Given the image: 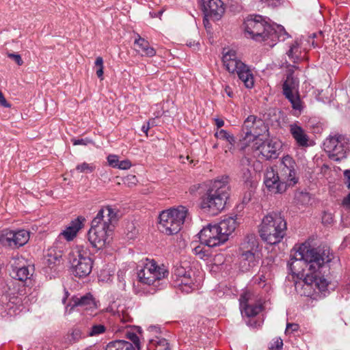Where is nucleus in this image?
Masks as SVG:
<instances>
[{
	"instance_id": "nucleus-1",
	"label": "nucleus",
	"mask_w": 350,
	"mask_h": 350,
	"mask_svg": "<svg viewBox=\"0 0 350 350\" xmlns=\"http://www.w3.org/2000/svg\"><path fill=\"white\" fill-rule=\"evenodd\" d=\"M333 254L327 247L307 249L302 246L291 254L288 263L290 270L293 274H299V267L301 264L305 268L301 271L307 270L304 279L295 284L297 291L306 297H312L316 289L321 292H325L329 282L324 275L329 271L328 264L331 262Z\"/></svg>"
},
{
	"instance_id": "nucleus-2",
	"label": "nucleus",
	"mask_w": 350,
	"mask_h": 350,
	"mask_svg": "<svg viewBox=\"0 0 350 350\" xmlns=\"http://www.w3.org/2000/svg\"><path fill=\"white\" fill-rule=\"evenodd\" d=\"M299 177L295 160L289 155L282 157L278 167H269L264 175V184L272 193H282L288 187L298 183Z\"/></svg>"
},
{
	"instance_id": "nucleus-3",
	"label": "nucleus",
	"mask_w": 350,
	"mask_h": 350,
	"mask_svg": "<svg viewBox=\"0 0 350 350\" xmlns=\"http://www.w3.org/2000/svg\"><path fill=\"white\" fill-rule=\"evenodd\" d=\"M116 219V213L110 206L103 207L98 212L88 233V241L94 247L100 250L110 243Z\"/></svg>"
},
{
	"instance_id": "nucleus-4",
	"label": "nucleus",
	"mask_w": 350,
	"mask_h": 350,
	"mask_svg": "<svg viewBox=\"0 0 350 350\" xmlns=\"http://www.w3.org/2000/svg\"><path fill=\"white\" fill-rule=\"evenodd\" d=\"M229 178L222 176L212 180L202 196L200 208L212 215H216L224 208L229 193Z\"/></svg>"
},
{
	"instance_id": "nucleus-5",
	"label": "nucleus",
	"mask_w": 350,
	"mask_h": 350,
	"mask_svg": "<svg viewBox=\"0 0 350 350\" xmlns=\"http://www.w3.org/2000/svg\"><path fill=\"white\" fill-rule=\"evenodd\" d=\"M244 28L245 33L256 41H264L269 38L275 41V38L280 39L281 37L284 40L285 36H288L282 26L278 25L275 29L260 15L248 16L244 22Z\"/></svg>"
},
{
	"instance_id": "nucleus-6",
	"label": "nucleus",
	"mask_w": 350,
	"mask_h": 350,
	"mask_svg": "<svg viewBox=\"0 0 350 350\" xmlns=\"http://www.w3.org/2000/svg\"><path fill=\"white\" fill-rule=\"evenodd\" d=\"M287 230L286 221L279 212H271L263 217L259 226L261 239L270 245L282 241Z\"/></svg>"
},
{
	"instance_id": "nucleus-7",
	"label": "nucleus",
	"mask_w": 350,
	"mask_h": 350,
	"mask_svg": "<svg viewBox=\"0 0 350 350\" xmlns=\"http://www.w3.org/2000/svg\"><path fill=\"white\" fill-rule=\"evenodd\" d=\"M222 62L230 73L238 75L245 88L250 89L254 87V79L252 70L241 60L235 51L228 50L224 53Z\"/></svg>"
},
{
	"instance_id": "nucleus-8",
	"label": "nucleus",
	"mask_w": 350,
	"mask_h": 350,
	"mask_svg": "<svg viewBox=\"0 0 350 350\" xmlns=\"http://www.w3.org/2000/svg\"><path fill=\"white\" fill-rule=\"evenodd\" d=\"M187 213V208L183 206L162 211L159 215L161 231L168 235L178 233L181 229Z\"/></svg>"
},
{
	"instance_id": "nucleus-9",
	"label": "nucleus",
	"mask_w": 350,
	"mask_h": 350,
	"mask_svg": "<svg viewBox=\"0 0 350 350\" xmlns=\"http://www.w3.org/2000/svg\"><path fill=\"white\" fill-rule=\"evenodd\" d=\"M72 274L79 278L88 276L92 271L93 262L88 250L83 245H77L69 254Z\"/></svg>"
},
{
	"instance_id": "nucleus-10",
	"label": "nucleus",
	"mask_w": 350,
	"mask_h": 350,
	"mask_svg": "<svg viewBox=\"0 0 350 350\" xmlns=\"http://www.w3.org/2000/svg\"><path fill=\"white\" fill-rule=\"evenodd\" d=\"M282 93L291 103L294 115H300L304 109V103L299 93V80L293 76V71L291 69L282 84Z\"/></svg>"
},
{
	"instance_id": "nucleus-11",
	"label": "nucleus",
	"mask_w": 350,
	"mask_h": 350,
	"mask_svg": "<svg viewBox=\"0 0 350 350\" xmlns=\"http://www.w3.org/2000/svg\"><path fill=\"white\" fill-rule=\"evenodd\" d=\"M167 274L168 271L165 267H159L153 260L147 259L144 267L138 271L137 278L142 284L157 286Z\"/></svg>"
},
{
	"instance_id": "nucleus-12",
	"label": "nucleus",
	"mask_w": 350,
	"mask_h": 350,
	"mask_svg": "<svg viewBox=\"0 0 350 350\" xmlns=\"http://www.w3.org/2000/svg\"><path fill=\"white\" fill-rule=\"evenodd\" d=\"M323 146L329 159L339 161L347 157L349 148V139L341 135L330 136L325 140Z\"/></svg>"
},
{
	"instance_id": "nucleus-13",
	"label": "nucleus",
	"mask_w": 350,
	"mask_h": 350,
	"mask_svg": "<svg viewBox=\"0 0 350 350\" xmlns=\"http://www.w3.org/2000/svg\"><path fill=\"white\" fill-rule=\"evenodd\" d=\"M29 239V232L25 230L14 231L5 229L0 232V243L11 248L23 246Z\"/></svg>"
},
{
	"instance_id": "nucleus-14",
	"label": "nucleus",
	"mask_w": 350,
	"mask_h": 350,
	"mask_svg": "<svg viewBox=\"0 0 350 350\" xmlns=\"http://www.w3.org/2000/svg\"><path fill=\"white\" fill-rule=\"evenodd\" d=\"M198 235L200 243L209 247L219 246L226 243L215 224L206 226L200 230Z\"/></svg>"
},
{
	"instance_id": "nucleus-15",
	"label": "nucleus",
	"mask_w": 350,
	"mask_h": 350,
	"mask_svg": "<svg viewBox=\"0 0 350 350\" xmlns=\"http://www.w3.org/2000/svg\"><path fill=\"white\" fill-rule=\"evenodd\" d=\"M254 149L265 159H276L279 155L281 144L278 140L267 139L262 142L256 139L253 146Z\"/></svg>"
},
{
	"instance_id": "nucleus-16",
	"label": "nucleus",
	"mask_w": 350,
	"mask_h": 350,
	"mask_svg": "<svg viewBox=\"0 0 350 350\" xmlns=\"http://www.w3.org/2000/svg\"><path fill=\"white\" fill-rule=\"evenodd\" d=\"M202 10L206 17L218 21L224 13V4L221 0H202Z\"/></svg>"
},
{
	"instance_id": "nucleus-17",
	"label": "nucleus",
	"mask_w": 350,
	"mask_h": 350,
	"mask_svg": "<svg viewBox=\"0 0 350 350\" xmlns=\"http://www.w3.org/2000/svg\"><path fill=\"white\" fill-rule=\"evenodd\" d=\"M250 293H245L241 295L239 299L241 314L248 317H254L261 311L260 305L250 303Z\"/></svg>"
},
{
	"instance_id": "nucleus-18",
	"label": "nucleus",
	"mask_w": 350,
	"mask_h": 350,
	"mask_svg": "<svg viewBox=\"0 0 350 350\" xmlns=\"http://www.w3.org/2000/svg\"><path fill=\"white\" fill-rule=\"evenodd\" d=\"M289 131L299 147L306 148L310 146V137L301 126L296 123L291 124L289 125Z\"/></svg>"
},
{
	"instance_id": "nucleus-19",
	"label": "nucleus",
	"mask_w": 350,
	"mask_h": 350,
	"mask_svg": "<svg viewBox=\"0 0 350 350\" xmlns=\"http://www.w3.org/2000/svg\"><path fill=\"white\" fill-rule=\"evenodd\" d=\"M220 231L222 237L226 242L230 235L234 231L237 226L236 219L232 217H226L219 223L215 224Z\"/></svg>"
},
{
	"instance_id": "nucleus-20",
	"label": "nucleus",
	"mask_w": 350,
	"mask_h": 350,
	"mask_svg": "<svg viewBox=\"0 0 350 350\" xmlns=\"http://www.w3.org/2000/svg\"><path fill=\"white\" fill-rule=\"evenodd\" d=\"M200 282L194 278V273L188 274L186 277L182 279H178V282L174 284V286L178 287L182 291L187 293L198 289Z\"/></svg>"
},
{
	"instance_id": "nucleus-21",
	"label": "nucleus",
	"mask_w": 350,
	"mask_h": 350,
	"mask_svg": "<svg viewBox=\"0 0 350 350\" xmlns=\"http://www.w3.org/2000/svg\"><path fill=\"white\" fill-rule=\"evenodd\" d=\"M85 219L82 217H78L72 221L68 226L64 230L60 235L63 236L67 241H71L76 237L78 231L82 228L83 221Z\"/></svg>"
},
{
	"instance_id": "nucleus-22",
	"label": "nucleus",
	"mask_w": 350,
	"mask_h": 350,
	"mask_svg": "<svg viewBox=\"0 0 350 350\" xmlns=\"http://www.w3.org/2000/svg\"><path fill=\"white\" fill-rule=\"evenodd\" d=\"M72 308L80 306L85 310H92L96 308L95 300L90 293L80 297H75L72 299Z\"/></svg>"
},
{
	"instance_id": "nucleus-23",
	"label": "nucleus",
	"mask_w": 350,
	"mask_h": 350,
	"mask_svg": "<svg viewBox=\"0 0 350 350\" xmlns=\"http://www.w3.org/2000/svg\"><path fill=\"white\" fill-rule=\"evenodd\" d=\"M256 252H242L241 256V266L243 271H248L258 263L256 256Z\"/></svg>"
},
{
	"instance_id": "nucleus-24",
	"label": "nucleus",
	"mask_w": 350,
	"mask_h": 350,
	"mask_svg": "<svg viewBox=\"0 0 350 350\" xmlns=\"http://www.w3.org/2000/svg\"><path fill=\"white\" fill-rule=\"evenodd\" d=\"M134 44L139 48L138 51L141 52L142 56L153 57L156 54L154 49L150 46L149 42L139 35L135 40Z\"/></svg>"
},
{
	"instance_id": "nucleus-25",
	"label": "nucleus",
	"mask_w": 350,
	"mask_h": 350,
	"mask_svg": "<svg viewBox=\"0 0 350 350\" xmlns=\"http://www.w3.org/2000/svg\"><path fill=\"white\" fill-rule=\"evenodd\" d=\"M148 350H170L169 344L166 339L159 337L149 340L147 345Z\"/></svg>"
},
{
	"instance_id": "nucleus-26",
	"label": "nucleus",
	"mask_w": 350,
	"mask_h": 350,
	"mask_svg": "<svg viewBox=\"0 0 350 350\" xmlns=\"http://www.w3.org/2000/svg\"><path fill=\"white\" fill-rule=\"evenodd\" d=\"M258 243L254 235H248L241 245L242 252H257Z\"/></svg>"
},
{
	"instance_id": "nucleus-27",
	"label": "nucleus",
	"mask_w": 350,
	"mask_h": 350,
	"mask_svg": "<svg viewBox=\"0 0 350 350\" xmlns=\"http://www.w3.org/2000/svg\"><path fill=\"white\" fill-rule=\"evenodd\" d=\"M215 135L217 138L226 140L227 142H228V145H227L226 147L227 148L226 152H227V150L232 151L234 149L235 139L233 135H230L226 130H219L215 133Z\"/></svg>"
},
{
	"instance_id": "nucleus-28",
	"label": "nucleus",
	"mask_w": 350,
	"mask_h": 350,
	"mask_svg": "<svg viewBox=\"0 0 350 350\" xmlns=\"http://www.w3.org/2000/svg\"><path fill=\"white\" fill-rule=\"evenodd\" d=\"M301 53L300 46L297 41L289 46V49L286 52L289 59L294 64L297 63L301 59Z\"/></svg>"
},
{
	"instance_id": "nucleus-29",
	"label": "nucleus",
	"mask_w": 350,
	"mask_h": 350,
	"mask_svg": "<svg viewBox=\"0 0 350 350\" xmlns=\"http://www.w3.org/2000/svg\"><path fill=\"white\" fill-rule=\"evenodd\" d=\"M105 350H135L133 345L126 340H116L109 342Z\"/></svg>"
},
{
	"instance_id": "nucleus-30",
	"label": "nucleus",
	"mask_w": 350,
	"mask_h": 350,
	"mask_svg": "<svg viewBox=\"0 0 350 350\" xmlns=\"http://www.w3.org/2000/svg\"><path fill=\"white\" fill-rule=\"evenodd\" d=\"M254 126L252 129V131L250 135V140L252 138L257 137L262 135L266 131H267V127L265 125L263 120H261L260 118H258L256 116V120H255V123H254Z\"/></svg>"
},
{
	"instance_id": "nucleus-31",
	"label": "nucleus",
	"mask_w": 350,
	"mask_h": 350,
	"mask_svg": "<svg viewBox=\"0 0 350 350\" xmlns=\"http://www.w3.org/2000/svg\"><path fill=\"white\" fill-rule=\"evenodd\" d=\"M33 268L22 267L16 270V277L18 280L25 281L33 274Z\"/></svg>"
},
{
	"instance_id": "nucleus-32",
	"label": "nucleus",
	"mask_w": 350,
	"mask_h": 350,
	"mask_svg": "<svg viewBox=\"0 0 350 350\" xmlns=\"http://www.w3.org/2000/svg\"><path fill=\"white\" fill-rule=\"evenodd\" d=\"M189 273H193V271L191 269L186 270V269L182 266L176 267L172 274L174 284L178 282V279H182Z\"/></svg>"
},
{
	"instance_id": "nucleus-33",
	"label": "nucleus",
	"mask_w": 350,
	"mask_h": 350,
	"mask_svg": "<svg viewBox=\"0 0 350 350\" xmlns=\"http://www.w3.org/2000/svg\"><path fill=\"white\" fill-rule=\"evenodd\" d=\"M255 120L256 116L252 115L248 116L245 120L243 124V130L245 133V139L250 137L252 129L254 126Z\"/></svg>"
},
{
	"instance_id": "nucleus-34",
	"label": "nucleus",
	"mask_w": 350,
	"mask_h": 350,
	"mask_svg": "<svg viewBox=\"0 0 350 350\" xmlns=\"http://www.w3.org/2000/svg\"><path fill=\"white\" fill-rule=\"evenodd\" d=\"M82 336V332L79 329H73L70 333L68 334L66 340L69 343L77 342Z\"/></svg>"
},
{
	"instance_id": "nucleus-35",
	"label": "nucleus",
	"mask_w": 350,
	"mask_h": 350,
	"mask_svg": "<svg viewBox=\"0 0 350 350\" xmlns=\"http://www.w3.org/2000/svg\"><path fill=\"white\" fill-rule=\"evenodd\" d=\"M106 327L102 324H96L92 326L88 333L90 336H98L105 332Z\"/></svg>"
},
{
	"instance_id": "nucleus-36",
	"label": "nucleus",
	"mask_w": 350,
	"mask_h": 350,
	"mask_svg": "<svg viewBox=\"0 0 350 350\" xmlns=\"http://www.w3.org/2000/svg\"><path fill=\"white\" fill-rule=\"evenodd\" d=\"M94 166L85 162L79 164L76 167V170L80 173H91L94 170Z\"/></svg>"
},
{
	"instance_id": "nucleus-37",
	"label": "nucleus",
	"mask_w": 350,
	"mask_h": 350,
	"mask_svg": "<svg viewBox=\"0 0 350 350\" xmlns=\"http://www.w3.org/2000/svg\"><path fill=\"white\" fill-rule=\"evenodd\" d=\"M125 335L128 339L133 342V343L135 345V347L140 349V342L139 339V336L134 332L127 331L125 333Z\"/></svg>"
},
{
	"instance_id": "nucleus-38",
	"label": "nucleus",
	"mask_w": 350,
	"mask_h": 350,
	"mask_svg": "<svg viewBox=\"0 0 350 350\" xmlns=\"http://www.w3.org/2000/svg\"><path fill=\"white\" fill-rule=\"evenodd\" d=\"M53 250H50L49 253L48 254L49 258L47 259V261L49 265L54 263L55 264L57 262L59 263L62 258V254L60 253L55 254L53 255Z\"/></svg>"
},
{
	"instance_id": "nucleus-39",
	"label": "nucleus",
	"mask_w": 350,
	"mask_h": 350,
	"mask_svg": "<svg viewBox=\"0 0 350 350\" xmlns=\"http://www.w3.org/2000/svg\"><path fill=\"white\" fill-rule=\"evenodd\" d=\"M107 162L111 167L117 168L119 163L118 157L116 154H109L107 157Z\"/></svg>"
},
{
	"instance_id": "nucleus-40",
	"label": "nucleus",
	"mask_w": 350,
	"mask_h": 350,
	"mask_svg": "<svg viewBox=\"0 0 350 350\" xmlns=\"http://www.w3.org/2000/svg\"><path fill=\"white\" fill-rule=\"evenodd\" d=\"M283 346L282 340L280 338L274 340L273 343L271 345V350H282Z\"/></svg>"
},
{
	"instance_id": "nucleus-41",
	"label": "nucleus",
	"mask_w": 350,
	"mask_h": 350,
	"mask_svg": "<svg viewBox=\"0 0 350 350\" xmlns=\"http://www.w3.org/2000/svg\"><path fill=\"white\" fill-rule=\"evenodd\" d=\"M131 167V163L129 160L125 159L123 161H119L117 168L120 170H128Z\"/></svg>"
},
{
	"instance_id": "nucleus-42",
	"label": "nucleus",
	"mask_w": 350,
	"mask_h": 350,
	"mask_svg": "<svg viewBox=\"0 0 350 350\" xmlns=\"http://www.w3.org/2000/svg\"><path fill=\"white\" fill-rule=\"evenodd\" d=\"M8 56L12 59L18 66H21L23 64V61L18 54L8 53Z\"/></svg>"
},
{
	"instance_id": "nucleus-43",
	"label": "nucleus",
	"mask_w": 350,
	"mask_h": 350,
	"mask_svg": "<svg viewBox=\"0 0 350 350\" xmlns=\"http://www.w3.org/2000/svg\"><path fill=\"white\" fill-rule=\"evenodd\" d=\"M333 221L332 215L331 213H324L322 217V221L323 224H331Z\"/></svg>"
},
{
	"instance_id": "nucleus-44",
	"label": "nucleus",
	"mask_w": 350,
	"mask_h": 350,
	"mask_svg": "<svg viewBox=\"0 0 350 350\" xmlns=\"http://www.w3.org/2000/svg\"><path fill=\"white\" fill-rule=\"evenodd\" d=\"M299 325L296 323H287L286 328V333L295 332L298 329Z\"/></svg>"
},
{
	"instance_id": "nucleus-45",
	"label": "nucleus",
	"mask_w": 350,
	"mask_h": 350,
	"mask_svg": "<svg viewBox=\"0 0 350 350\" xmlns=\"http://www.w3.org/2000/svg\"><path fill=\"white\" fill-rule=\"evenodd\" d=\"M73 145H87L88 143H90L91 141L88 139H73L72 140Z\"/></svg>"
},
{
	"instance_id": "nucleus-46",
	"label": "nucleus",
	"mask_w": 350,
	"mask_h": 350,
	"mask_svg": "<svg viewBox=\"0 0 350 350\" xmlns=\"http://www.w3.org/2000/svg\"><path fill=\"white\" fill-rule=\"evenodd\" d=\"M193 252L196 255H198L200 258H203L205 256V254L202 251V247L200 245L195 247Z\"/></svg>"
},
{
	"instance_id": "nucleus-47",
	"label": "nucleus",
	"mask_w": 350,
	"mask_h": 350,
	"mask_svg": "<svg viewBox=\"0 0 350 350\" xmlns=\"http://www.w3.org/2000/svg\"><path fill=\"white\" fill-rule=\"evenodd\" d=\"M262 1H264L268 5L275 7L278 6L282 0H261Z\"/></svg>"
},
{
	"instance_id": "nucleus-48",
	"label": "nucleus",
	"mask_w": 350,
	"mask_h": 350,
	"mask_svg": "<svg viewBox=\"0 0 350 350\" xmlns=\"http://www.w3.org/2000/svg\"><path fill=\"white\" fill-rule=\"evenodd\" d=\"M243 180L245 182H247L250 180L251 178V172L249 170V169H245L243 170Z\"/></svg>"
},
{
	"instance_id": "nucleus-49",
	"label": "nucleus",
	"mask_w": 350,
	"mask_h": 350,
	"mask_svg": "<svg viewBox=\"0 0 350 350\" xmlns=\"http://www.w3.org/2000/svg\"><path fill=\"white\" fill-rule=\"evenodd\" d=\"M0 104L5 107H10V105L5 100L3 93L0 90Z\"/></svg>"
},
{
	"instance_id": "nucleus-50",
	"label": "nucleus",
	"mask_w": 350,
	"mask_h": 350,
	"mask_svg": "<svg viewBox=\"0 0 350 350\" xmlns=\"http://www.w3.org/2000/svg\"><path fill=\"white\" fill-rule=\"evenodd\" d=\"M344 176L346 179L345 184L350 189V170H347L344 172Z\"/></svg>"
},
{
	"instance_id": "nucleus-51",
	"label": "nucleus",
	"mask_w": 350,
	"mask_h": 350,
	"mask_svg": "<svg viewBox=\"0 0 350 350\" xmlns=\"http://www.w3.org/2000/svg\"><path fill=\"white\" fill-rule=\"evenodd\" d=\"M117 317L118 318V319L121 321H124V322H126V321H129V319H130V317L126 314H122V315L121 316L120 314H119V311L118 312V316Z\"/></svg>"
},
{
	"instance_id": "nucleus-52",
	"label": "nucleus",
	"mask_w": 350,
	"mask_h": 350,
	"mask_svg": "<svg viewBox=\"0 0 350 350\" xmlns=\"http://www.w3.org/2000/svg\"><path fill=\"white\" fill-rule=\"evenodd\" d=\"M343 204L346 206L347 208L350 212V193L343 200Z\"/></svg>"
},
{
	"instance_id": "nucleus-53",
	"label": "nucleus",
	"mask_w": 350,
	"mask_h": 350,
	"mask_svg": "<svg viewBox=\"0 0 350 350\" xmlns=\"http://www.w3.org/2000/svg\"><path fill=\"white\" fill-rule=\"evenodd\" d=\"M95 65L97 67L103 68V59L101 57H98L96 58Z\"/></svg>"
},
{
	"instance_id": "nucleus-54",
	"label": "nucleus",
	"mask_w": 350,
	"mask_h": 350,
	"mask_svg": "<svg viewBox=\"0 0 350 350\" xmlns=\"http://www.w3.org/2000/svg\"><path fill=\"white\" fill-rule=\"evenodd\" d=\"M224 92L229 97L232 98L233 96V92L229 86H226Z\"/></svg>"
},
{
	"instance_id": "nucleus-55",
	"label": "nucleus",
	"mask_w": 350,
	"mask_h": 350,
	"mask_svg": "<svg viewBox=\"0 0 350 350\" xmlns=\"http://www.w3.org/2000/svg\"><path fill=\"white\" fill-rule=\"evenodd\" d=\"M265 280H266L265 276L263 275H261L255 279V282L256 283H258V284H260L262 282H265Z\"/></svg>"
},
{
	"instance_id": "nucleus-56",
	"label": "nucleus",
	"mask_w": 350,
	"mask_h": 350,
	"mask_svg": "<svg viewBox=\"0 0 350 350\" xmlns=\"http://www.w3.org/2000/svg\"><path fill=\"white\" fill-rule=\"evenodd\" d=\"M215 124L218 128H221L224 125V122L221 119L216 118L215 119Z\"/></svg>"
},
{
	"instance_id": "nucleus-57",
	"label": "nucleus",
	"mask_w": 350,
	"mask_h": 350,
	"mask_svg": "<svg viewBox=\"0 0 350 350\" xmlns=\"http://www.w3.org/2000/svg\"><path fill=\"white\" fill-rule=\"evenodd\" d=\"M96 75L98 76V78H100V79H103V68H100V69H97Z\"/></svg>"
},
{
	"instance_id": "nucleus-58",
	"label": "nucleus",
	"mask_w": 350,
	"mask_h": 350,
	"mask_svg": "<svg viewBox=\"0 0 350 350\" xmlns=\"http://www.w3.org/2000/svg\"><path fill=\"white\" fill-rule=\"evenodd\" d=\"M149 129H150V123L148 122L147 125H144L142 126V130L147 135Z\"/></svg>"
},
{
	"instance_id": "nucleus-59",
	"label": "nucleus",
	"mask_w": 350,
	"mask_h": 350,
	"mask_svg": "<svg viewBox=\"0 0 350 350\" xmlns=\"http://www.w3.org/2000/svg\"><path fill=\"white\" fill-rule=\"evenodd\" d=\"M127 179L130 180L133 183H135V182L137 180L135 176H127Z\"/></svg>"
},
{
	"instance_id": "nucleus-60",
	"label": "nucleus",
	"mask_w": 350,
	"mask_h": 350,
	"mask_svg": "<svg viewBox=\"0 0 350 350\" xmlns=\"http://www.w3.org/2000/svg\"><path fill=\"white\" fill-rule=\"evenodd\" d=\"M66 297H67V296H66V297H65L63 299V302H64V303L65 302V300H66Z\"/></svg>"
},
{
	"instance_id": "nucleus-61",
	"label": "nucleus",
	"mask_w": 350,
	"mask_h": 350,
	"mask_svg": "<svg viewBox=\"0 0 350 350\" xmlns=\"http://www.w3.org/2000/svg\"><path fill=\"white\" fill-rule=\"evenodd\" d=\"M293 67L295 68H297V67L296 66H293Z\"/></svg>"
}]
</instances>
